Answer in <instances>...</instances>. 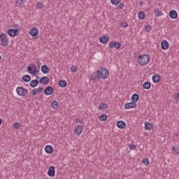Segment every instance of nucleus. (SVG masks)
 Wrapping results in <instances>:
<instances>
[{
	"label": "nucleus",
	"mask_w": 179,
	"mask_h": 179,
	"mask_svg": "<svg viewBox=\"0 0 179 179\" xmlns=\"http://www.w3.org/2000/svg\"><path fill=\"white\" fill-rule=\"evenodd\" d=\"M149 61H150V55H149L143 54L138 56V62L139 65H148Z\"/></svg>",
	"instance_id": "f257e3e1"
},
{
	"label": "nucleus",
	"mask_w": 179,
	"mask_h": 179,
	"mask_svg": "<svg viewBox=\"0 0 179 179\" xmlns=\"http://www.w3.org/2000/svg\"><path fill=\"white\" fill-rule=\"evenodd\" d=\"M96 73L98 74V77L99 79H107L108 78V70L106 68H100L97 71Z\"/></svg>",
	"instance_id": "f03ea898"
},
{
	"label": "nucleus",
	"mask_w": 179,
	"mask_h": 179,
	"mask_svg": "<svg viewBox=\"0 0 179 179\" xmlns=\"http://www.w3.org/2000/svg\"><path fill=\"white\" fill-rule=\"evenodd\" d=\"M27 72L31 75H37L40 71V66L38 68L34 64H31L27 69Z\"/></svg>",
	"instance_id": "7ed1b4c3"
},
{
	"label": "nucleus",
	"mask_w": 179,
	"mask_h": 179,
	"mask_svg": "<svg viewBox=\"0 0 179 179\" xmlns=\"http://www.w3.org/2000/svg\"><path fill=\"white\" fill-rule=\"evenodd\" d=\"M8 35L6 34H0L1 45L3 47H6L9 43V40H8Z\"/></svg>",
	"instance_id": "20e7f679"
},
{
	"label": "nucleus",
	"mask_w": 179,
	"mask_h": 179,
	"mask_svg": "<svg viewBox=\"0 0 179 179\" xmlns=\"http://www.w3.org/2000/svg\"><path fill=\"white\" fill-rule=\"evenodd\" d=\"M16 92L18 96H27V93H29L27 89H24L23 87H17Z\"/></svg>",
	"instance_id": "39448f33"
},
{
	"label": "nucleus",
	"mask_w": 179,
	"mask_h": 179,
	"mask_svg": "<svg viewBox=\"0 0 179 179\" xmlns=\"http://www.w3.org/2000/svg\"><path fill=\"white\" fill-rule=\"evenodd\" d=\"M122 46V44L120 42H110L108 44L109 48H116V50H120Z\"/></svg>",
	"instance_id": "423d86ee"
},
{
	"label": "nucleus",
	"mask_w": 179,
	"mask_h": 179,
	"mask_svg": "<svg viewBox=\"0 0 179 179\" xmlns=\"http://www.w3.org/2000/svg\"><path fill=\"white\" fill-rule=\"evenodd\" d=\"M7 34L10 37H16V36H17V29H8Z\"/></svg>",
	"instance_id": "0eeeda50"
},
{
	"label": "nucleus",
	"mask_w": 179,
	"mask_h": 179,
	"mask_svg": "<svg viewBox=\"0 0 179 179\" xmlns=\"http://www.w3.org/2000/svg\"><path fill=\"white\" fill-rule=\"evenodd\" d=\"M136 103H135V101H132L130 103H125L124 108H126L127 110H129V108H136Z\"/></svg>",
	"instance_id": "6e6552de"
},
{
	"label": "nucleus",
	"mask_w": 179,
	"mask_h": 179,
	"mask_svg": "<svg viewBox=\"0 0 179 179\" xmlns=\"http://www.w3.org/2000/svg\"><path fill=\"white\" fill-rule=\"evenodd\" d=\"M53 92H54V90L52 89V87H51V86L47 87L44 90V94L46 96H50V95L52 94Z\"/></svg>",
	"instance_id": "1a4fd4ad"
},
{
	"label": "nucleus",
	"mask_w": 179,
	"mask_h": 179,
	"mask_svg": "<svg viewBox=\"0 0 179 179\" xmlns=\"http://www.w3.org/2000/svg\"><path fill=\"white\" fill-rule=\"evenodd\" d=\"M48 175L49 177H54L55 176V167L53 166H51L48 171Z\"/></svg>",
	"instance_id": "9d476101"
},
{
	"label": "nucleus",
	"mask_w": 179,
	"mask_h": 179,
	"mask_svg": "<svg viewBox=\"0 0 179 179\" xmlns=\"http://www.w3.org/2000/svg\"><path fill=\"white\" fill-rule=\"evenodd\" d=\"M39 82L41 85H47V83H50V78L43 76L40 79Z\"/></svg>",
	"instance_id": "9b49d317"
},
{
	"label": "nucleus",
	"mask_w": 179,
	"mask_h": 179,
	"mask_svg": "<svg viewBox=\"0 0 179 179\" xmlns=\"http://www.w3.org/2000/svg\"><path fill=\"white\" fill-rule=\"evenodd\" d=\"M83 132V127L80 125H78V127H76V129L74 130V134L76 135H80Z\"/></svg>",
	"instance_id": "f8f14e48"
},
{
	"label": "nucleus",
	"mask_w": 179,
	"mask_h": 179,
	"mask_svg": "<svg viewBox=\"0 0 179 179\" xmlns=\"http://www.w3.org/2000/svg\"><path fill=\"white\" fill-rule=\"evenodd\" d=\"M29 33L30 36H31L32 37H36V36H37V34H38V28H32L31 29H30Z\"/></svg>",
	"instance_id": "ddd939ff"
},
{
	"label": "nucleus",
	"mask_w": 179,
	"mask_h": 179,
	"mask_svg": "<svg viewBox=\"0 0 179 179\" xmlns=\"http://www.w3.org/2000/svg\"><path fill=\"white\" fill-rule=\"evenodd\" d=\"M178 17V14L177 11L172 10L169 12V17H171V19H177Z\"/></svg>",
	"instance_id": "4468645a"
},
{
	"label": "nucleus",
	"mask_w": 179,
	"mask_h": 179,
	"mask_svg": "<svg viewBox=\"0 0 179 179\" xmlns=\"http://www.w3.org/2000/svg\"><path fill=\"white\" fill-rule=\"evenodd\" d=\"M108 40H110V36H101L99 38V41L102 44H106V43H108Z\"/></svg>",
	"instance_id": "2eb2a0df"
},
{
	"label": "nucleus",
	"mask_w": 179,
	"mask_h": 179,
	"mask_svg": "<svg viewBox=\"0 0 179 179\" xmlns=\"http://www.w3.org/2000/svg\"><path fill=\"white\" fill-rule=\"evenodd\" d=\"M90 80H93V82H96V81L98 82V80H100L99 74L96 73H93L90 76Z\"/></svg>",
	"instance_id": "dca6fc26"
},
{
	"label": "nucleus",
	"mask_w": 179,
	"mask_h": 179,
	"mask_svg": "<svg viewBox=\"0 0 179 179\" xmlns=\"http://www.w3.org/2000/svg\"><path fill=\"white\" fill-rule=\"evenodd\" d=\"M117 128H120V129H124L127 127V124H125L124 121H118L117 122Z\"/></svg>",
	"instance_id": "f3484780"
},
{
	"label": "nucleus",
	"mask_w": 179,
	"mask_h": 179,
	"mask_svg": "<svg viewBox=\"0 0 179 179\" xmlns=\"http://www.w3.org/2000/svg\"><path fill=\"white\" fill-rule=\"evenodd\" d=\"M162 78L160 77V76L159 74H155L152 76V82H154V83H159V82H160Z\"/></svg>",
	"instance_id": "a211bd4d"
},
{
	"label": "nucleus",
	"mask_w": 179,
	"mask_h": 179,
	"mask_svg": "<svg viewBox=\"0 0 179 179\" xmlns=\"http://www.w3.org/2000/svg\"><path fill=\"white\" fill-rule=\"evenodd\" d=\"M45 151L46 153H48V155H51V153L54 152V148H52L51 145H46L45 148Z\"/></svg>",
	"instance_id": "6ab92c4d"
},
{
	"label": "nucleus",
	"mask_w": 179,
	"mask_h": 179,
	"mask_svg": "<svg viewBox=\"0 0 179 179\" xmlns=\"http://www.w3.org/2000/svg\"><path fill=\"white\" fill-rule=\"evenodd\" d=\"M161 48L162 50H167L169 48V42L163 41L161 43Z\"/></svg>",
	"instance_id": "aec40b11"
},
{
	"label": "nucleus",
	"mask_w": 179,
	"mask_h": 179,
	"mask_svg": "<svg viewBox=\"0 0 179 179\" xmlns=\"http://www.w3.org/2000/svg\"><path fill=\"white\" fill-rule=\"evenodd\" d=\"M41 70L43 73H48L50 72V69L47 65L42 66Z\"/></svg>",
	"instance_id": "412c9836"
},
{
	"label": "nucleus",
	"mask_w": 179,
	"mask_h": 179,
	"mask_svg": "<svg viewBox=\"0 0 179 179\" xmlns=\"http://www.w3.org/2000/svg\"><path fill=\"white\" fill-rule=\"evenodd\" d=\"M38 83H40V82L37 80H32L30 82V86L31 87H36V86H38Z\"/></svg>",
	"instance_id": "4be33fe9"
},
{
	"label": "nucleus",
	"mask_w": 179,
	"mask_h": 179,
	"mask_svg": "<svg viewBox=\"0 0 179 179\" xmlns=\"http://www.w3.org/2000/svg\"><path fill=\"white\" fill-rule=\"evenodd\" d=\"M145 128L146 131H150V129H153V125H152V124L146 122L145 123Z\"/></svg>",
	"instance_id": "5701e85b"
},
{
	"label": "nucleus",
	"mask_w": 179,
	"mask_h": 179,
	"mask_svg": "<svg viewBox=\"0 0 179 179\" xmlns=\"http://www.w3.org/2000/svg\"><path fill=\"white\" fill-rule=\"evenodd\" d=\"M131 100L132 101H134V103L138 102V101L139 100V95L138 94H134L131 96Z\"/></svg>",
	"instance_id": "b1692460"
},
{
	"label": "nucleus",
	"mask_w": 179,
	"mask_h": 179,
	"mask_svg": "<svg viewBox=\"0 0 179 179\" xmlns=\"http://www.w3.org/2000/svg\"><path fill=\"white\" fill-rule=\"evenodd\" d=\"M22 80L25 83L30 82V80H31V77L29 75H25L22 77Z\"/></svg>",
	"instance_id": "393cba45"
},
{
	"label": "nucleus",
	"mask_w": 179,
	"mask_h": 179,
	"mask_svg": "<svg viewBox=\"0 0 179 179\" xmlns=\"http://www.w3.org/2000/svg\"><path fill=\"white\" fill-rule=\"evenodd\" d=\"M138 19L143 20V19H145V17L146 16V15L145 14V12L140 11L138 14Z\"/></svg>",
	"instance_id": "a878e982"
},
{
	"label": "nucleus",
	"mask_w": 179,
	"mask_h": 179,
	"mask_svg": "<svg viewBox=\"0 0 179 179\" xmlns=\"http://www.w3.org/2000/svg\"><path fill=\"white\" fill-rule=\"evenodd\" d=\"M151 86H152V85L150 84V82H145L143 85V89H146V90L150 89Z\"/></svg>",
	"instance_id": "bb28decb"
},
{
	"label": "nucleus",
	"mask_w": 179,
	"mask_h": 179,
	"mask_svg": "<svg viewBox=\"0 0 179 179\" xmlns=\"http://www.w3.org/2000/svg\"><path fill=\"white\" fill-rule=\"evenodd\" d=\"M59 106L58 105V101H53L52 103H51V107L52 108H54V110H56V108H58Z\"/></svg>",
	"instance_id": "cd10ccee"
},
{
	"label": "nucleus",
	"mask_w": 179,
	"mask_h": 179,
	"mask_svg": "<svg viewBox=\"0 0 179 179\" xmlns=\"http://www.w3.org/2000/svg\"><path fill=\"white\" fill-rule=\"evenodd\" d=\"M16 6H23L24 0H15Z\"/></svg>",
	"instance_id": "c85d7f7f"
},
{
	"label": "nucleus",
	"mask_w": 179,
	"mask_h": 179,
	"mask_svg": "<svg viewBox=\"0 0 179 179\" xmlns=\"http://www.w3.org/2000/svg\"><path fill=\"white\" fill-rule=\"evenodd\" d=\"M59 86H60V87H66V81L65 80L59 81Z\"/></svg>",
	"instance_id": "c756f323"
},
{
	"label": "nucleus",
	"mask_w": 179,
	"mask_h": 179,
	"mask_svg": "<svg viewBox=\"0 0 179 179\" xmlns=\"http://www.w3.org/2000/svg\"><path fill=\"white\" fill-rule=\"evenodd\" d=\"M99 110H106L107 108V104H104V103H102L99 106Z\"/></svg>",
	"instance_id": "7c9ffc66"
},
{
	"label": "nucleus",
	"mask_w": 179,
	"mask_h": 179,
	"mask_svg": "<svg viewBox=\"0 0 179 179\" xmlns=\"http://www.w3.org/2000/svg\"><path fill=\"white\" fill-rule=\"evenodd\" d=\"M99 120L101 121H106L107 120V115L102 114L99 116Z\"/></svg>",
	"instance_id": "2f4dec72"
},
{
	"label": "nucleus",
	"mask_w": 179,
	"mask_h": 179,
	"mask_svg": "<svg viewBox=\"0 0 179 179\" xmlns=\"http://www.w3.org/2000/svg\"><path fill=\"white\" fill-rule=\"evenodd\" d=\"M155 14L156 16L159 17V16H163V12H162V10H155Z\"/></svg>",
	"instance_id": "473e14b6"
},
{
	"label": "nucleus",
	"mask_w": 179,
	"mask_h": 179,
	"mask_svg": "<svg viewBox=\"0 0 179 179\" xmlns=\"http://www.w3.org/2000/svg\"><path fill=\"white\" fill-rule=\"evenodd\" d=\"M143 163L145 164V166H149L150 164V162L149 161V159H143Z\"/></svg>",
	"instance_id": "72a5a7b5"
},
{
	"label": "nucleus",
	"mask_w": 179,
	"mask_h": 179,
	"mask_svg": "<svg viewBox=\"0 0 179 179\" xmlns=\"http://www.w3.org/2000/svg\"><path fill=\"white\" fill-rule=\"evenodd\" d=\"M36 7L38 9H43V8H44V4L41 2H37Z\"/></svg>",
	"instance_id": "f704fd0d"
},
{
	"label": "nucleus",
	"mask_w": 179,
	"mask_h": 179,
	"mask_svg": "<svg viewBox=\"0 0 179 179\" xmlns=\"http://www.w3.org/2000/svg\"><path fill=\"white\" fill-rule=\"evenodd\" d=\"M20 127V124L19 122H15L13 124V128L15 129H19Z\"/></svg>",
	"instance_id": "c9c22d12"
},
{
	"label": "nucleus",
	"mask_w": 179,
	"mask_h": 179,
	"mask_svg": "<svg viewBox=\"0 0 179 179\" xmlns=\"http://www.w3.org/2000/svg\"><path fill=\"white\" fill-rule=\"evenodd\" d=\"M71 72H73V73L77 72L78 71V67L76 66H72L71 67Z\"/></svg>",
	"instance_id": "e433bc0d"
},
{
	"label": "nucleus",
	"mask_w": 179,
	"mask_h": 179,
	"mask_svg": "<svg viewBox=\"0 0 179 179\" xmlns=\"http://www.w3.org/2000/svg\"><path fill=\"white\" fill-rule=\"evenodd\" d=\"M111 3L113 5H118V3L120 2V0H110Z\"/></svg>",
	"instance_id": "4c0bfd02"
},
{
	"label": "nucleus",
	"mask_w": 179,
	"mask_h": 179,
	"mask_svg": "<svg viewBox=\"0 0 179 179\" xmlns=\"http://www.w3.org/2000/svg\"><path fill=\"white\" fill-rule=\"evenodd\" d=\"M121 26H122V27H124V28L128 27V26H129L128 22H122L121 23Z\"/></svg>",
	"instance_id": "58836bf2"
},
{
	"label": "nucleus",
	"mask_w": 179,
	"mask_h": 179,
	"mask_svg": "<svg viewBox=\"0 0 179 179\" xmlns=\"http://www.w3.org/2000/svg\"><path fill=\"white\" fill-rule=\"evenodd\" d=\"M173 150H174V155H179V148H175L173 147Z\"/></svg>",
	"instance_id": "ea45409f"
},
{
	"label": "nucleus",
	"mask_w": 179,
	"mask_h": 179,
	"mask_svg": "<svg viewBox=\"0 0 179 179\" xmlns=\"http://www.w3.org/2000/svg\"><path fill=\"white\" fill-rule=\"evenodd\" d=\"M136 149V145H134V144H131L129 145V150H135Z\"/></svg>",
	"instance_id": "a19ab883"
},
{
	"label": "nucleus",
	"mask_w": 179,
	"mask_h": 179,
	"mask_svg": "<svg viewBox=\"0 0 179 179\" xmlns=\"http://www.w3.org/2000/svg\"><path fill=\"white\" fill-rule=\"evenodd\" d=\"M174 100L176 101V103H178L179 101V92L176 94V95L174 96Z\"/></svg>",
	"instance_id": "79ce46f5"
},
{
	"label": "nucleus",
	"mask_w": 179,
	"mask_h": 179,
	"mask_svg": "<svg viewBox=\"0 0 179 179\" xmlns=\"http://www.w3.org/2000/svg\"><path fill=\"white\" fill-rule=\"evenodd\" d=\"M145 31H148V33H149V31H150V30H151L150 25L145 26Z\"/></svg>",
	"instance_id": "37998d69"
},
{
	"label": "nucleus",
	"mask_w": 179,
	"mask_h": 179,
	"mask_svg": "<svg viewBox=\"0 0 179 179\" xmlns=\"http://www.w3.org/2000/svg\"><path fill=\"white\" fill-rule=\"evenodd\" d=\"M124 6V3H121L117 6V9H122Z\"/></svg>",
	"instance_id": "c03bdc74"
},
{
	"label": "nucleus",
	"mask_w": 179,
	"mask_h": 179,
	"mask_svg": "<svg viewBox=\"0 0 179 179\" xmlns=\"http://www.w3.org/2000/svg\"><path fill=\"white\" fill-rule=\"evenodd\" d=\"M31 93L32 96H36V94H37V89L33 90Z\"/></svg>",
	"instance_id": "a18cd8bd"
},
{
	"label": "nucleus",
	"mask_w": 179,
	"mask_h": 179,
	"mask_svg": "<svg viewBox=\"0 0 179 179\" xmlns=\"http://www.w3.org/2000/svg\"><path fill=\"white\" fill-rule=\"evenodd\" d=\"M43 92V87H40L36 90V93H41Z\"/></svg>",
	"instance_id": "49530a36"
},
{
	"label": "nucleus",
	"mask_w": 179,
	"mask_h": 179,
	"mask_svg": "<svg viewBox=\"0 0 179 179\" xmlns=\"http://www.w3.org/2000/svg\"><path fill=\"white\" fill-rule=\"evenodd\" d=\"M76 122H78V124H82L83 122V120L78 118V119L76 120Z\"/></svg>",
	"instance_id": "de8ad7c7"
},
{
	"label": "nucleus",
	"mask_w": 179,
	"mask_h": 179,
	"mask_svg": "<svg viewBox=\"0 0 179 179\" xmlns=\"http://www.w3.org/2000/svg\"><path fill=\"white\" fill-rule=\"evenodd\" d=\"M138 3L141 5V6H142L143 5V1H138Z\"/></svg>",
	"instance_id": "09e8293b"
},
{
	"label": "nucleus",
	"mask_w": 179,
	"mask_h": 179,
	"mask_svg": "<svg viewBox=\"0 0 179 179\" xmlns=\"http://www.w3.org/2000/svg\"><path fill=\"white\" fill-rule=\"evenodd\" d=\"M2 124V119L0 118V125Z\"/></svg>",
	"instance_id": "8fccbe9b"
},
{
	"label": "nucleus",
	"mask_w": 179,
	"mask_h": 179,
	"mask_svg": "<svg viewBox=\"0 0 179 179\" xmlns=\"http://www.w3.org/2000/svg\"><path fill=\"white\" fill-rule=\"evenodd\" d=\"M1 58H2V57L0 55V60H1Z\"/></svg>",
	"instance_id": "3c124183"
}]
</instances>
